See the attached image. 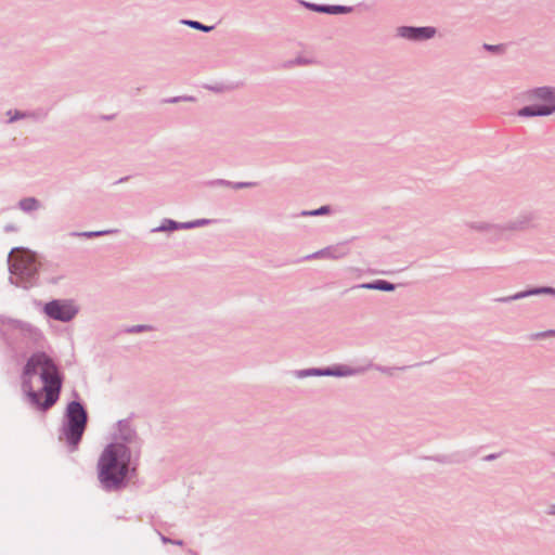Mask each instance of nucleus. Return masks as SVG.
I'll return each mask as SVG.
<instances>
[{"instance_id":"obj_1","label":"nucleus","mask_w":555,"mask_h":555,"mask_svg":"<svg viewBox=\"0 0 555 555\" xmlns=\"http://www.w3.org/2000/svg\"><path fill=\"white\" fill-rule=\"evenodd\" d=\"M62 375L54 361L43 352L34 353L22 373V387L30 401L41 410L50 409L59 399Z\"/></svg>"},{"instance_id":"obj_2","label":"nucleus","mask_w":555,"mask_h":555,"mask_svg":"<svg viewBox=\"0 0 555 555\" xmlns=\"http://www.w3.org/2000/svg\"><path fill=\"white\" fill-rule=\"evenodd\" d=\"M130 454L125 444L113 443L102 452L99 462V480L107 488H118L128 473Z\"/></svg>"},{"instance_id":"obj_3","label":"nucleus","mask_w":555,"mask_h":555,"mask_svg":"<svg viewBox=\"0 0 555 555\" xmlns=\"http://www.w3.org/2000/svg\"><path fill=\"white\" fill-rule=\"evenodd\" d=\"M10 271L21 281H28L38 271V262L34 253L25 248H14L9 256Z\"/></svg>"},{"instance_id":"obj_4","label":"nucleus","mask_w":555,"mask_h":555,"mask_svg":"<svg viewBox=\"0 0 555 555\" xmlns=\"http://www.w3.org/2000/svg\"><path fill=\"white\" fill-rule=\"evenodd\" d=\"M67 423L64 428L66 441L72 446H77L86 428L87 413L79 402H70L66 411Z\"/></svg>"},{"instance_id":"obj_5","label":"nucleus","mask_w":555,"mask_h":555,"mask_svg":"<svg viewBox=\"0 0 555 555\" xmlns=\"http://www.w3.org/2000/svg\"><path fill=\"white\" fill-rule=\"evenodd\" d=\"M534 95L541 103H534L519 111L520 116L550 115L555 111V91L547 88L535 90Z\"/></svg>"},{"instance_id":"obj_6","label":"nucleus","mask_w":555,"mask_h":555,"mask_svg":"<svg viewBox=\"0 0 555 555\" xmlns=\"http://www.w3.org/2000/svg\"><path fill=\"white\" fill-rule=\"evenodd\" d=\"M44 312L52 319L65 322L75 317L77 309L72 301L53 300L44 306Z\"/></svg>"},{"instance_id":"obj_7","label":"nucleus","mask_w":555,"mask_h":555,"mask_svg":"<svg viewBox=\"0 0 555 555\" xmlns=\"http://www.w3.org/2000/svg\"><path fill=\"white\" fill-rule=\"evenodd\" d=\"M435 29L431 27H420V28H413V27H401L399 29V35L401 37L413 39V40H421V39H428L431 38L435 35Z\"/></svg>"},{"instance_id":"obj_8","label":"nucleus","mask_w":555,"mask_h":555,"mask_svg":"<svg viewBox=\"0 0 555 555\" xmlns=\"http://www.w3.org/2000/svg\"><path fill=\"white\" fill-rule=\"evenodd\" d=\"M317 11L326 12V13H346L349 12L350 9L345 7H318L314 8Z\"/></svg>"},{"instance_id":"obj_9","label":"nucleus","mask_w":555,"mask_h":555,"mask_svg":"<svg viewBox=\"0 0 555 555\" xmlns=\"http://www.w3.org/2000/svg\"><path fill=\"white\" fill-rule=\"evenodd\" d=\"M364 287L375 288V289H380V291H392L393 289V285L388 282H385V281H379L375 284H366V285H364Z\"/></svg>"},{"instance_id":"obj_10","label":"nucleus","mask_w":555,"mask_h":555,"mask_svg":"<svg viewBox=\"0 0 555 555\" xmlns=\"http://www.w3.org/2000/svg\"><path fill=\"white\" fill-rule=\"evenodd\" d=\"M21 206L24 208V209H33L37 206V201L34 199V198H27V199H24L22 203H21Z\"/></svg>"},{"instance_id":"obj_11","label":"nucleus","mask_w":555,"mask_h":555,"mask_svg":"<svg viewBox=\"0 0 555 555\" xmlns=\"http://www.w3.org/2000/svg\"><path fill=\"white\" fill-rule=\"evenodd\" d=\"M352 372L349 371V370H343V369H337L335 371H327L325 374L327 375H349L351 374Z\"/></svg>"},{"instance_id":"obj_12","label":"nucleus","mask_w":555,"mask_h":555,"mask_svg":"<svg viewBox=\"0 0 555 555\" xmlns=\"http://www.w3.org/2000/svg\"><path fill=\"white\" fill-rule=\"evenodd\" d=\"M188 24L191 26V27H194V28H197V29H202L204 31H208L211 29V27H207V26H204L202 25L201 23L198 22H193V21H190L188 22Z\"/></svg>"},{"instance_id":"obj_13","label":"nucleus","mask_w":555,"mask_h":555,"mask_svg":"<svg viewBox=\"0 0 555 555\" xmlns=\"http://www.w3.org/2000/svg\"><path fill=\"white\" fill-rule=\"evenodd\" d=\"M325 211V207L321 208L320 210H315L312 212V215H319L321 212Z\"/></svg>"},{"instance_id":"obj_14","label":"nucleus","mask_w":555,"mask_h":555,"mask_svg":"<svg viewBox=\"0 0 555 555\" xmlns=\"http://www.w3.org/2000/svg\"><path fill=\"white\" fill-rule=\"evenodd\" d=\"M487 49L494 50V49H496V47L487 46Z\"/></svg>"},{"instance_id":"obj_15","label":"nucleus","mask_w":555,"mask_h":555,"mask_svg":"<svg viewBox=\"0 0 555 555\" xmlns=\"http://www.w3.org/2000/svg\"><path fill=\"white\" fill-rule=\"evenodd\" d=\"M101 232H95L94 235H99ZM89 235H93V233H90Z\"/></svg>"},{"instance_id":"obj_16","label":"nucleus","mask_w":555,"mask_h":555,"mask_svg":"<svg viewBox=\"0 0 555 555\" xmlns=\"http://www.w3.org/2000/svg\"><path fill=\"white\" fill-rule=\"evenodd\" d=\"M543 292H552L551 288L543 289Z\"/></svg>"},{"instance_id":"obj_17","label":"nucleus","mask_w":555,"mask_h":555,"mask_svg":"<svg viewBox=\"0 0 555 555\" xmlns=\"http://www.w3.org/2000/svg\"><path fill=\"white\" fill-rule=\"evenodd\" d=\"M553 514H555V506H554V509L552 511Z\"/></svg>"}]
</instances>
